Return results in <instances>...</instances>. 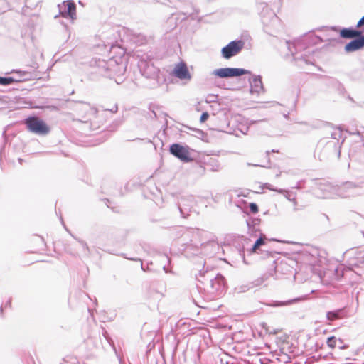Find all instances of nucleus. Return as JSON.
Returning <instances> with one entry per match:
<instances>
[{
  "mask_svg": "<svg viewBox=\"0 0 364 364\" xmlns=\"http://www.w3.org/2000/svg\"><path fill=\"white\" fill-rule=\"evenodd\" d=\"M163 269H164V271L166 273H168V272H170L168 270V269H167V267H166V265H164V266H163Z\"/></svg>",
  "mask_w": 364,
  "mask_h": 364,
  "instance_id": "53",
  "label": "nucleus"
},
{
  "mask_svg": "<svg viewBox=\"0 0 364 364\" xmlns=\"http://www.w3.org/2000/svg\"><path fill=\"white\" fill-rule=\"evenodd\" d=\"M341 137V132L340 131H335L331 133V139H321L315 150L314 156H318L321 161H328L333 158L339 159L341 144L344 142V139H343L340 143Z\"/></svg>",
  "mask_w": 364,
  "mask_h": 364,
  "instance_id": "2",
  "label": "nucleus"
},
{
  "mask_svg": "<svg viewBox=\"0 0 364 364\" xmlns=\"http://www.w3.org/2000/svg\"><path fill=\"white\" fill-rule=\"evenodd\" d=\"M259 362L262 364H268L270 362V360L267 358H260Z\"/></svg>",
  "mask_w": 364,
  "mask_h": 364,
  "instance_id": "46",
  "label": "nucleus"
},
{
  "mask_svg": "<svg viewBox=\"0 0 364 364\" xmlns=\"http://www.w3.org/2000/svg\"><path fill=\"white\" fill-rule=\"evenodd\" d=\"M347 98H348L350 101H351L353 103L356 104L358 106H361V105H360V104L357 103V102L353 100V98H352L350 95H348Z\"/></svg>",
  "mask_w": 364,
  "mask_h": 364,
  "instance_id": "49",
  "label": "nucleus"
},
{
  "mask_svg": "<svg viewBox=\"0 0 364 364\" xmlns=\"http://www.w3.org/2000/svg\"><path fill=\"white\" fill-rule=\"evenodd\" d=\"M91 65L96 68V73L103 77L114 79L115 82L118 85L124 81L127 65L122 59H119V62H118L113 58H109L108 60L94 58L91 61Z\"/></svg>",
  "mask_w": 364,
  "mask_h": 364,
  "instance_id": "1",
  "label": "nucleus"
},
{
  "mask_svg": "<svg viewBox=\"0 0 364 364\" xmlns=\"http://www.w3.org/2000/svg\"><path fill=\"white\" fill-rule=\"evenodd\" d=\"M109 112H111L112 113H116L118 110V106L117 105H114V107L110 109H108Z\"/></svg>",
  "mask_w": 364,
  "mask_h": 364,
  "instance_id": "48",
  "label": "nucleus"
},
{
  "mask_svg": "<svg viewBox=\"0 0 364 364\" xmlns=\"http://www.w3.org/2000/svg\"><path fill=\"white\" fill-rule=\"evenodd\" d=\"M301 41L306 45V47H307L309 45H316L320 42H322L323 40L318 36L314 35V31H311L309 33L308 35L304 36Z\"/></svg>",
  "mask_w": 364,
  "mask_h": 364,
  "instance_id": "26",
  "label": "nucleus"
},
{
  "mask_svg": "<svg viewBox=\"0 0 364 364\" xmlns=\"http://www.w3.org/2000/svg\"><path fill=\"white\" fill-rule=\"evenodd\" d=\"M73 109L77 112L81 119H78L81 122H87L90 119L91 115L97 113V109L91 106L88 102L84 101L76 102Z\"/></svg>",
  "mask_w": 364,
  "mask_h": 364,
  "instance_id": "12",
  "label": "nucleus"
},
{
  "mask_svg": "<svg viewBox=\"0 0 364 364\" xmlns=\"http://www.w3.org/2000/svg\"><path fill=\"white\" fill-rule=\"evenodd\" d=\"M348 157L352 161L364 163V141L362 139L355 141L350 144Z\"/></svg>",
  "mask_w": 364,
  "mask_h": 364,
  "instance_id": "15",
  "label": "nucleus"
},
{
  "mask_svg": "<svg viewBox=\"0 0 364 364\" xmlns=\"http://www.w3.org/2000/svg\"><path fill=\"white\" fill-rule=\"evenodd\" d=\"M152 114H153V116H151V117L156 119L157 118V114H156V113L154 110H152Z\"/></svg>",
  "mask_w": 364,
  "mask_h": 364,
  "instance_id": "52",
  "label": "nucleus"
},
{
  "mask_svg": "<svg viewBox=\"0 0 364 364\" xmlns=\"http://www.w3.org/2000/svg\"><path fill=\"white\" fill-rule=\"evenodd\" d=\"M212 74L219 78L228 79L243 75H251L252 72L245 68L227 67L215 69Z\"/></svg>",
  "mask_w": 364,
  "mask_h": 364,
  "instance_id": "9",
  "label": "nucleus"
},
{
  "mask_svg": "<svg viewBox=\"0 0 364 364\" xmlns=\"http://www.w3.org/2000/svg\"><path fill=\"white\" fill-rule=\"evenodd\" d=\"M298 299H289L287 301H272L269 304H268L270 306L273 307H279L282 306L289 305L293 303H294L296 301H297Z\"/></svg>",
  "mask_w": 364,
  "mask_h": 364,
  "instance_id": "30",
  "label": "nucleus"
},
{
  "mask_svg": "<svg viewBox=\"0 0 364 364\" xmlns=\"http://www.w3.org/2000/svg\"><path fill=\"white\" fill-rule=\"evenodd\" d=\"M209 117H210V114L208 112H202L200 117V122L201 123L206 122L208 119Z\"/></svg>",
  "mask_w": 364,
  "mask_h": 364,
  "instance_id": "38",
  "label": "nucleus"
},
{
  "mask_svg": "<svg viewBox=\"0 0 364 364\" xmlns=\"http://www.w3.org/2000/svg\"><path fill=\"white\" fill-rule=\"evenodd\" d=\"M311 182L315 188L321 191L323 198L330 197L333 194L337 195V191H339L338 186H333L324 179L312 178Z\"/></svg>",
  "mask_w": 364,
  "mask_h": 364,
  "instance_id": "11",
  "label": "nucleus"
},
{
  "mask_svg": "<svg viewBox=\"0 0 364 364\" xmlns=\"http://www.w3.org/2000/svg\"><path fill=\"white\" fill-rule=\"evenodd\" d=\"M264 121H266V119H251L250 121V124L253 125V124H256L258 122H264Z\"/></svg>",
  "mask_w": 364,
  "mask_h": 364,
  "instance_id": "45",
  "label": "nucleus"
},
{
  "mask_svg": "<svg viewBox=\"0 0 364 364\" xmlns=\"http://www.w3.org/2000/svg\"><path fill=\"white\" fill-rule=\"evenodd\" d=\"M279 151L277 150V149H272L271 151H266L265 154H266V157L267 158V163L269 164L270 163V158H269V154L270 153H278Z\"/></svg>",
  "mask_w": 364,
  "mask_h": 364,
  "instance_id": "43",
  "label": "nucleus"
},
{
  "mask_svg": "<svg viewBox=\"0 0 364 364\" xmlns=\"http://www.w3.org/2000/svg\"><path fill=\"white\" fill-rule=\"evenodd\" d=\"M355 187H356V186L354 183L350 182V181H347V182L343 183L341 186H338L339 191H337V195L341 197H343V198L348 197V196H349V195L344 193L343 191L344 190L353 189Z\"/></svg>",
  "mask_w": 364,
  "mask_h": 364,
  "instance_id": "28",
  "label": "nucleus"
},
{
  "mask_svg": "<svg viewBox=\"0 0 364 364\" xmlns=\"http://www.w3.org/2000/svg\"><path fill=\"white\" fill-rule=\"evenodd\" d=\"M15 83L18 82L14 76H0V85L8 86Z\"/></svg>",
  "mask_w": 364,
  "mask_h": 364,
  "instance_id": "29",
  "label": "nucleus"
},
{
  "mask_svg": "<svg viewBox=\"0 0 364 364\" xmlns=\"http://www.w3.org/2000/svg\"><path fill=\"white\" fill-rule=\"evenodd\" d=\"M344 255L348 258L347 263L350 269L353 267H358L360 264H364V251L353 248L346 251Z\"/></svg>",
  "mask_w": 364,
  "mask_h": 364,
  "instance_id": "16",
  "label": "nucleus"
},
{
  "mask_svg": "<svg viewBox=\"0 0 364 364\" xmlns=\"http://www.w3.org/2000/svg\"><path fill=\"white\" fill-rule=\"evenodd\" d=\"M190 129H191V128ZM192 130L196 133V136L198 139H200L204 141H207V139H205V137H207V134L204 131L197 128H193Z\"/></svg>",
  "mask_w": 364,
  "mask_h": 364,
  "instance_id": "31",
  "label": "nucleus"
},
{
  "mask_svg": "<svg viewBox=\"0 0 364 364\" xmlns=\"http://www.w3.org/2000/svg\"><path fill=\"white\" fill-rule=\"evenodd\" d=\"M261 219L255 217H249L246 220L247 226L248 228V232L251 236L257 237L259 233V237L255 240L252 248L249 250L250 253L257 252L260 250V247L266 244L267 237L266 235L261 232V230L259 228L260 225Z\"/></svg>",
  "mask_w": 364,
  "mask_h": 364,
  "instance_id": "5",
  "label": "nucleus"
},
{
  "mask_svg": "<svg viewBox=\"0 0 364 364\" xmlns=\"http://www.w3.org/2000/svg\"><path fill=\"white\" fill-rule=\"evenodd\" d=\"M276 267H274V269H270L268 272L264 273L260 277L255 279L252 284V287H257L263 284L265 281H267L269 277H273L275 274Z\"/></svg>",
  "mask_w": 364,
  "mask_h": 364,
  "instance_id": "27",
  "label": "nucleus"
},
{
  "mask_svg": "<svg viewBox=\"0 0 364 364\" xmlns=\"http://www.w3.org/2000/svg\"><path fill=\"white\" fill-rule=\"evenodd\" d=\"M337 341H338L339 344H341V346H338L340 349H346V348H348V345L343 344V339L338 338Z\"/></svg>",
  "mask_w": 364,
  "mask_h": 364,
  "instance_id": "44",
  "label": "nucleus"
},
{
  "mask_svg": "<svg viewBox=\"0 0 364 364\" xmlns=\"http://www.w3.org/2000/svg\"><path fill=\"white\" fill-rule=\"evenodd\" d=\"M23 124L28 132L39 136H46L50 132V126L43 119L36 116L26 117Z\"/></svg>",
  "mask_w": 364,
  "mask_h": 364,
  "instance_id": "7",
  "label": "nucleus"
},
{
  "mask_svg": "<svg viewBox=\"0 0 364 364\" xmlns=\"http://www.w3.org/2000/svg\"><path fill=\"white\" fill-rule=\"evenodd\" d=\"M337 339L336 336H331L327 338L326 343L330 348H334L336 346Z\"/></svg>",
  "mask_w": 364,
  "mask_h": 364,
  "instance_id": "32",
  "label": "nucleus"
},
{
  "mask_svg": "<svg viewBox=\"0 0 364 364\" xmlns=\"http://www.w3.org/2000/svg\"><path fill=\"white\" fill-rule=\"evenodd\" d=\"M122 256L124 258H125V259H129V260H131V261H140V262H141V269H142L143 271H144V272H146V269L144 267V264H143V262H142V261H141V259H139V258H134V257H127L126 256V254H124V253H123V254H122Z\"/></svg>",
  "mask_w": 364,
  "mask_h": 364,
  "instance_id": "35",
  "label": "nucleus"
},
{
  "mask_svg": "<svg viewBox=\"0 0 364 364\" xmlns=\"http://www.w3.org/2000/svg\"><path fill=\"white\" fill-rule=\"evenodd\" d=\"M6 74H17V75H18V78H17L18 83L21 82L32 80L37 77V74L36 73L21 70L20 69H13L10 72L6 73Z\"/></svg>",
  "mask_w": 364,
  "mask_h": 364,
  "instance_id": "23",
  "label": "nucleus"
},
{
  "mask_svg": "<svg viewBox=\"0 0 364 364\" xmlns=\"http://www.w3.org/2000/svg\"><path fill=\"white\" fill-rule=\"evenodd\" d=\"M250 77L248 78L250 83V92L251 94L259 95L261 92H264V87L262 83V77L259 75H256L252 73L250 75Z\"/></svg>",
  "mask_w": 364,
  "mask_h": 364,
  "instance_id": "20",
  "label": "nucleus"
},
{
  "mask_svg": "<svg viewBox=\"0 0 364 364\" xmlns=\"http://www.w3.org/2000/svg\"><path fill=\"white\" fill-rule=\"evenodd\" d=\"M190 17L192 20H197V21L198 23H200L202 19H203V17L200 16V17H196V15H195V13H191V14H188V18Z\"/></svg>",
  "mask_w": 364,
  "mask_h": 364,
  "instance_id": "40",
  "label": "nucleus"
},
{
  "mask_svg": "<svg viewBox=\"0 0 364 364\" xmlns=\"http://www.w3.org/2000/svg\"><path fill=\"white\" fill-rule=\"evenodd\" d=\"M0 316L1 317L4 316V312H3V307L2 306L0 307Z\"/></svg>",
  "mask_w": 364,
  "mask_h": 364,
  "instance_id": "54",
  "label": "nucleus"
},
{
  "mask_svg": "<svg viewBox=\"0 0 364 364\" xmlns=\"http://www.w3.org/2000/svg\"><path fill=\"white\" fill-rule=\"evenodd\" d=\"M60 220H61V223L63 224V225L64 226V228H65V230L69 232V230L66 228L65 225V223H64V221L63 220V218L62 217H60Z\"/></svg>",
  "mask_w": 364,
  "mask_h": 364,
  "instance_id": "55",
  "label": "nucleus"
},
{
  "mask_svg": "<svg viewBox=\"0 0 364 364\" xmlns=\"http://www.w3.org/2000/svg\"><path fill=\"white\" fill-rule=\"evenodd\" d=\"M364 48V33H361L360 35L357 36L351 39L350 41L347 43L344 46L346 53H353Z\"/></svg>",
  "mask_w": 364,
  "mask_h": 364,
  "instance_id": "19",
  "label": "nucleus"
},
{
  "mask_svg": "<svg viewBox=\"0 0 364 364\" xmlns=\"http://www.w3.org/2000/svg\"><path fill=\"white\" fill-rule=\"evenodd\" d=\"M245 46V42L241 39H236L228 43L221 49V56L226 60L238 55Z\"/></svg>",
  "mask_w": 364,
  "mask_h": 364,
  "instance_id": "10",
  "label": "nucleus"
},
{
  "mask_svg": "<svg viewBox=\"0 0 364 364\" xmlns=\"http://www.w3.org/2000/svg\"><path fill=\"white\" fill-rule=\"evenodd\" d=\"M305 183V180L299 181L293 188L301 189Z\"/></svg>",
  "mask_w": 364,
  "mask_h": 364,
  "instance_id": "41",
  "label": "nucleus"
},
{
  "mask_svg": "<svg viewBox=\"0 0 364 364\" xmlns=\"http://www.w3.org/2000/svg\"><path fill=\"white\" fill-rule=\"evenodd\" d=\"M136 56L139 58L137 65L141 74L146 78L152 80V85L156 86L159 70L153 64L152 57L146 53L140 54L139 50L136 51Z\"/></svg>",
  "mask_w": 364,
  "mask_h": 364,
  "instance_id": "4",
  "label": "nucleus"
},
{
  "mask_svg": "<svg viewBox=\"0 0 364 364\" xmlns=\"http://www.w3.org/2000/svg\"><path fill=\"white\" fill-rule=\"evenodd\" d=\"M267 255L268 256H271V257H272V256H273V253H272V252H267Z\"/></svg>",
  "mask_w": 364,
  "mask_h": 364,
  "instance_id": "62",
  "label": "nucleus"
},
{
  "mask_svg": "<svg viewBox=\"0 0 364 364\" xmlns=\"http://www.w3.org/2000/svg\"><path fill=\"white\" fill-rule=\"evenodd\" d=\"M249 210L250 212L253 214L257 213L259 211V206L256 203L251 202L249 203Z\"/></svg>",
  "mask_w": 364,
  "mask_h": 364,
  "instance_id": "33",
  "label": "nucleus"
},
{
  "mask_svg": "<svg viewBox=\"0 0 364 364\" xmlns=\"http://www.w3.org/2000/svg\"><path fill=\"white\" fill-rule=\"evenodd\" d=\"M323 216L327 220H329V218L327 215L326 214H323Z\"/></svg>",
  "mask_w": 364,
  "mask_h": 364,
  "instance_id": "58",
  "label": "nucleus"
},
{
  "mask_svg": "<svg viewBox=\"0 0 364 364\" xmlns=\"http://www.w3.org/2000/svg\"><path fill=\"white\" fill-rule=\"evenodd\" d=\"M289 113L284 114V117L287 119L289 117Z\"/></svg>",
  "mask_w": 364,
  "mask_h": 364,
  "instance_id": "64",
  "label": "nucleus"
},
{
  "mask_svg": "<svg viewBox=\"0 0 364 364\" xmlns=\"http://www.w3.org/2000/svg\"><path fill=\"white\" fill-rule=\"evenodd\" d=\"M299 44H296V45L294 46V47L295 48L296 51H297L299 49Z\"/></svg>",
  "mask_w": 364,
  "mask_h": 364,
  "instance_id": "57",
  "label": "nucleus"
},
{
  "mask_svg": "<svg viewBox=\"0 0 364 364\" xmlns=\"http://www.w3.org/2000/svg\"><path fill=\"white\" fill-rule=\"evenodd\" d=\"M239 253H240V255L242 257V259H243V262L245 263H247L246 260H245V252H244V249L242 250H239Z\"/></svg>",
  "mask_w": 364,
  "mask_h": 364,
  "instance_id": "47",
  "label": "nucleus"
},
{
  "mask_svg": "<svg viewBox=\"0 0 364 364\" xmlns=\"http://www.w3.org/2000/svg\"><path fill=\"white\" fill-rule=\"evenodd\" d=\"M193 151L187 144L180 142L171 144L168 149L169 153L183 163H190L193 161V158L191 156V151Z\"/></svg>",
  "mask_w": 364,
  "mask_h": 364,
  "instance_id": "8",
  "label": "nucleus"
},
{
  "mask_svg": "<svg viewBox=\"0 0 364 364\" xmlns=\"http://www.w3.org/2000/svg\"><path fill=\"white\" fill-rule=\"evenodd\" d=\"M279 361H282L284 363L290 362L291 358L287 354L281 355L279 358H277Z\"/></svg>",
  "mask_w": 364,
  "mask_h": 364,
  "instance_id": "39",
  "label": "nucleus"
},
{
  "mask_svg": "<svg viewBox=\"0 0 364 364\" xmlns=\"http://www.w3.org/2000/svg\"><path fill=\"white\" fill-rule=\"evenodd\" d=\"M356 28H364V15L358 21L356 24Z\"/></svg>",
  "mask_w": 364,
  "mask_h": 364,
  "instance_id": "42",
  "label": "nucleus"
},
{
  "mask_svg": "<svg viewBox=\"0 0 364 364\" xmlns=\"http://www.w3.org/2000/svg\"><path fill=\"white\" fill-rule=\"evenodd\" d=\"M195 203L193 196H182L178 202V208L181 217L186 218Z\"/></svg>",
  "mask_w": 364,
  "mask_h": 364,
  "instance_id": "17",
  "label": "nucleus"
},
{
  "mask_svg": "<svg viewBox=\"0 0 364 364\" xmlns=\"http://www.w3.org/2000/svg\"><path fill=\"white\" fill-rule=\"evenodd\" d=\"M6 306H9V307H11V299H9L6 303Z\"/></svg>",
  "mask_w": 364,
  "mask_h": 364,
  "instance_id": "50",
  "label": "nucleus"
},
{
  "mask_svg": "<svg viewBox=\"0 0 364 364\" xmlns=\"http://www.w3.org/2000/svg\"><path fill=\"white\" fill-rule=\"evenodd\" d=\"M171 75L182 80L191 79V75L187 65L183 61L175 65L174 68L171 72Z\"/></svg>",
  "mask_w": 364,
  "mask_h": 364,
  "instance_id": "18",
  "label": "nucleus"
},
{
  "mask_svg": "<svg viewBox=\"0 0 364 364\" xmlns=\"http://www.w3.org/2000/svg\"><path fill=\"white\" fill-rule=\"evenodd\" d=\"M4 149V147H2L1 149H0V159L1 158V154H2V151Z\"/></svg>",
  "mask_w": 364,
  "mask_h": 364,
  "instance_id": "59",
  "label": "nucleus"
},
{
  "mask_svg": "<svg viewBox=\"0 0 364 364\" xmlns=\"http://www.w3.org/2000/svg\"><path fill=\"white\" fill-rule=\"evenodd\" d=\"M102 334L105 338L108 341V343L113 347L114 349H115L114 342L109 336L108 333L105 330H104Z\"/></svg>",
  "mask_w": 364,
  "mask_h": 364,
  "instance_id": "36",
  "label": "nucleus"
},
{
  "mask_svg": "<svg viewBox=\"0 0 364 364\" xmlns=\"http://www.w3.org/2000/svg\"><path fill=\"white\" fill-rule=\"evenodd\" d=\"M262 326L263 328H266L267 323H262Z\"/></svg>",
  "mask_w": 364,
  "mask_h": 364,
  "instance_id": "60",
  "label": "nucleus"
},
{
  "mask_svg": "<svg viewBox=\"0 0 364 364\" xmlns=\"http://www.w3.org/2000/svg\"><path fill=\"white\" fill-rule=\"evenodd\" d=\"M58 8L59 14L54 16L57 18L59 16H61L65 18H70L72 21L76 19V4L73 0L64 1L62 4H58Z\"/></svg>",
  "mask_w": 364,
  "mask_h": 364,
  "instance_id": "13",
  "label": "nucleus"
},
{
  "mask_svg": "<svg viewBox=\"0 0 364 364\" xmlns=\"http://www.w3.org/2000/svg\"><path fill=\"white\" fill-rule=\"evenodd\" d=\"M301 60H303L306 64H309V62L306 59V58L301 56Z\"/></svg>",
  "mask_w": 364,
  "mask_h": 364,
  "instance_id": "56",
  "label": "nucleus"
},
{
  "mask_svg": "<svg viewBox=\"0 0 364 364\" xmlns=\"http://www.w3.org/2000/svg\"><path fill=\"white\" fill-rule=\"evenodd\" d=\"M334 272L337 279H341V278L343 276V269L341 267L336 268Z\"/></svg>",
  "mask_w": 364,
  "mask_h": 364,
  "instance_id": "37",
  "label": "nucleus"
},
{
  "mask_svg": "<svg viewBox=\"0 0 364 364\" xmlns=\"http://www.w3.org/2000/svg\"><path fill=\"white\" fill-rule=\"evenodd\" d=\"M198 276L200 277H204V281L199 279L196 275L197 280L203 284L206 281L210 284L212 291H215L220 294L226 290V280L222 274L218 273L213 277L212 275H210L209 272H205L200 270L199 271Z\"/></svg>",
  "mask_w": 364,
  "mask_h": 364,
  "instance_id": "6",
  "label": "nucleus"
},
{
  "mask_svg": "<svg viewBox=\"0 0 364 364\" xmlns=\"http://www.w3.org/2000/svg\"><path fill=\"white\" fill-rule=\"evenodd\" d=\"M347 315L346 307L336 309L326 312V318L332 322L335 320L341 319Z\"/></svg>",
  "mask_w": 364,
  "mask_h": 364,
  "instance_id": "24",
  "label": "nucleus"
},
{
  "mask_svg": "<svg viewBox=\"0 0 364 364\" xmlns=\"http://www.w3.org/2000/svg\"><path fill=\"white\" fill-rule=\"evenodd\" d=\"M265 185L267 186H268V188L270 190H273L274 191H277L279 193L283 194L284 196L288 200L291 201L293 203V205H294V208H293L294 211H297L299 210H301L304 208L303 205H300L299 207L297 205V201L296 199V193L294 192H293L292 191L285 190V189H282V188H272L270 184L266 183Z\"/></svg>",
  "mask_w": 364,
  "mask_h": 364,
  "instance_id": "21",
  "label": "nucleus"
},
{
  "mask_svg": "<svg viewBox=\"0 0 364 364\" xmlns=\"http://www.w3.org/2000/svg\"><path fill=\"white\" fill-rule=\"evenodd\" d=\"M269 240H271V241H277V242H281L279 240L274 239V238H272V239H270Z\"/></svg>",
  "mask_w": 364,
  "mask_h": 364,
  "instance_id": "61",
  "label": "nucleus"
},
{
  "mask_svg": "<svg viewBox=\"0 0 364 364\" xmlns=\"http://www.w3.org/2000/svg\"><path fill=\"white\" fill-rule=\"evenodd\" d=\"M208 245H217V244L214 241H210L208 244L205 245V246H207ZM201 245H204V244H201Z\"/></svg>",
  "mask_w": 364,
  "mask_h": 364,
  "instance_id": "51",
  "label": "nucleus"
},
{
  "mask_svg": "<svg viewBox=\"0 0 364 364\" xmlns=\"http://www.w3.org/2000/svg\"><path fill=\"white\" fill-rule=\"evenodd\" d=\"M361 33H364V28H342L339 31V36L344 39H352L354 37L360 35Z\"/></svg>",
  "mask_w": 364,
  "mask_h": 364,
  "instance_id": "22",
  "label": "nucleus"
},
{
  "mask_svg": "<svg viewBox=\"0 0 364 364\" xmlns=\"http://www.w3.org/2000/svg\"><path fill=\"white\" fill-rule=\"evenodd\" d=\"M165 257H166L167 262L169 263L170 262V258L168 256H166V255L165 256Z\"/></svg>",
  "mask_w": 364,
  "mask_h": 364,
  "instance_id": "63",
  "label": "nucleus"
},
{
  "mask_svg": "<svg viewBox=\"0 0 364 364\" xmlns=\"http://www.w3.org/2000/svg\"><path fill=\"white\" fill-rule=\"evenodd\" d=\"M168 3H164L170 7L175 8L178 10L181 15L183 16L182 20L188 18V10L192 9L196 14L199 12L198 9L194 8L192 0H167Z\"/></svg>",
  "mask_w": 364,
  "mask_h": 364,
  "instance_id": "14",
  "label": "nucleus"
},
{
  "mask_svg": "<svg viewBox=\"0 0 364 364\" xmlns=\"http://www.w3.org/2000/svg\"><path fill=\"white\" fill-rule=\"evenodd\" d=\"M127 36L130 41L137 46L146 44L147 42V38L144 35L133 31H128Z\"/></svg>",
  "mask_w": 364,
  "mask_h": 364,
  "instance_id": "25",
  "label": "nucleus"
},
{
  "mask_svg": "<svg viewBox=\"0 0 364 364\" xmlns=\"http://www.w3.org/2000/svg\"><path fill=\"white\" fill-rule=\"evenodd\" d=\"M258 9H262L259 15L264 32L270 36H274L275 32L282 28L281 20L276 14L268 7L267 3H259Z\"/></svg>",
  "mask_w": 364,
  "mask_h": 364,
  "instance_id": "3",
  "label": "nucleus"
},
{
  "mask_svg": "<svg viewBox=\"0 0 364 364\" xmlns=\"http://www.w3.org/2000/svg\"><path fill=\"white\" fill-rule=\"evenodd\" d=\"M73 237L77 240V242L82 245V248L87 252V254L90 253V249L86 242L79 238L75 237L74 235L70 234Z\"/></svg>",
  "mask_w": 364,
  "mask_h": 364,
  "instance_id": "34",
  "label": "nucleus"
}]
</instances>
